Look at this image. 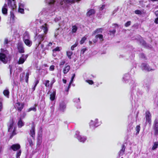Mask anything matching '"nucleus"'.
<instances>
[{
	"instance_id": "nucleus-1",
	"label": "nucleus",
	"mask_w": 158,
	"mask_h": 158,
	"mask_svg": "<svg viewBox=\"0 0 158 158\" xmlns=\"http://www.w3.org/2000/svg\"><path fill=\"white\" fill-rule=\"evenodd\" d=\"M29 36L27 32H25L23 35V41L26 45L30 47L32 45V42L29 39Z\"/></svg>"
},
{
	"instance_id": "nucleus-2",
	"label": "nucleus",
	"mask_w": 158,
	"mask_h": 158,
	"mask_svg": "<svg viewBox=\"0 0 158 158\" xmlns=\"http://www.w3.org/2000/svg\"><path fill=\"white\" fill-rule=\"evenodd\" d=\"M154 135L156 136L158 135V120L156 119L155 120L153 126Z\"/></svg>"
},
{
	"instance_id": "nucleus-3",
	"label": "nucleus",
	"mask_w": 158,
	"mask_h": 158,
	"mask_svg": "<svg viewBox=\"0 0 158 158\" xmlns=\"http://www.w3.org/2000/svg\"><path fill=\"white\" fill-rule=\"evenodd\" d=\"M15 122L13 118H10L9 122L7 123L8 132L11 131L14 126Z\"/></svg>"
},
{
	"instance_id": "nucleus-4",
	"label": "nucleus",
	"mask_w": 158,
	"mask_h": 158,
	"mask_svg": "<svg viewBox=\"0 0 158 158\" xmlns=\"http://www.w3.org/2000/svg\"><path fill=\"white\" fill-rule=\"evenodd\" d=\"M24 106V103L23 102L21 103L19 102H16L15 104V108L19 112H20Z\"/></svg>"
},
{
	"instance_id": "nucleus-5",
	"label": "nucleus",
	"mask_w": 158,
	"mask_h": 158,
	"mask_svg": "<svg viewBox=\"0 0 158 158\" xmlns=\"http://www.w3.org/2000/svg\"><path fill=\"white\" fill-rule=\"evenodd\" d=\"M146 123L148 122L149 124L151 125L152 123L151 115L149 111H147L145 112Z\"/></svg>"
},
{
	"instance_id": "nucleus-6",
	"label": "nucleus",
	"mask_w": 158,
	"mask_h": 158,
	"mask_svg": "<svg viewBox=\"0 0 158 158\" xmlns=\"http://www.w3.org/2000/svg\"><path fill=\"white\" fill-rule=\"evenodd\" d=\"M17 45L19 52L20 53H24L25 52V51L23 44L21 42H19L17 43Z\"/></svg>"
},
{
	"instance_id": "nucleus-7",
	"label": "nucleus",
	"mask_w": 158,
	"mask_h": 158,
	"mask_svg": "<svg viewBox=\"0 0 158 158\" xmlns=\"http://www.w3.org/2000/svg\"><path fill=\"white\" fill-rule=\"evenodd\" d=\"M28 56L27 54L25 55H24V54H22L21 57L19 58L18 62V64H23L28 57Z\"/></svg>"
},
{
	"instance_id": "nucleus-8",
	"label": "nucleus",
	"mask_w": 158,
	"mask_h": 158,
	"mask_svg": "<svg viewBox=\"0 0 158 158\" xmlns=\"http://www.w3.org/2000/svg\"><path fill=\"white\" fill-rule=\"evenodd\" d=\"M141 67L143 69L147 70L148 72L154 70V69L151 68L148 64L144 63L142 64Z\"/></svg>"
},
{
	"instance_id": "nucleus-9",
	"label": "nucleus",
	"mask_w": 158,
	"mask_h": 158,
	"mask_svg": "<svg viewBox=\"0 0 158 158\" xmlns=\"http://www.w3.org/2000/svg\"><path fill=\"white\" fill-rule=\"evenodd\" d=\"M30 134L34 141L35 140V127L34 124H33L31 126V129L30 130Z\"/></svg>"
},
{
	"instance_id": "nucleus-10",
	"label": "nucleus",
	"mask_w": 158,
	"mask_h": 158,
	"mask_svg": "<svg viewBox=\"0 0 158 158\" xmlns=\"http://www.w3.org/2000/svg\"><path fill=\"white\" fill-rule=\"evenodd\" d=\"M0 60L4 64H6L7 63V58L5 54L0 53Z\"/></svg>"
},
{
	"instance_id": "nucleus-11",
	"label": "nucleus",
	"mask_w": 158,
	"mask_h": 158,
	"mask_svg": "<svg viewBox=\"0 0 158 158\" xmlns=\"http://www.w3.org/2000/svg\"><path fill=\"white\" fill-rule=\"evenodd\" d=\"M45 35L44 34L39 35L37 37V40L38 43V46L41 44V42L44 40V39Z\"/></svg>"
},
{
	"instance_id": "nucleus-12",
	"label": "nucleus",
	"mask_w": 158,
	"mask_h": 158,
	"mask_svg": "<svg viewBox=\"0 0 158 158\" xmlns=\"http://www.w3.org/2000/svg\"><path fill=\"white\" fill-rule=\"evenodd\" d=\"M21 146L18 143L13 144L10 147V148L14 151L19 150Z\"/></svg>"
},
{
	"instance_id": "nucleus-13",
	"label": "nucleus",
	"mask_w": 158,
	"mask_h": 158,
	"mask_svg": "<svg viewBox=\"0 0 158 158\" xmlns=\"http://www.w3.org/2000/svg\"><path fill=\"white\" fill-rule=\"evenodd\" d=\"M66 108V105L65 102L62 101L60 103L59 105V110H60L64 111Z\"/></svg>"
},
{
	"instance_id": "nucleus-14",
	"label": "nucleus",
	"mask_w": 158,
	"mask_h": 158,
	"mask_svg": "<svg viewBox=\"0 0 158 158\" xmlns=\"http://www.w3.org/2000/svg\"><path fill=\"white\" fill-rule=\"evenodd\" d=\"M81 0H64V2L66 4L71 5L74 4L76 2H78Z\"/></svg>"
},
{
	"instance_id": "nucleus-15",
	"label": "nucleus",
	"mask_w": 158,
	"mask_h": 158,
	"mask_svg": "<svg viewBox=\"0 0 158 158\" xmlns=\"http://www.w3.org/2000/svg\"><path fill=\"white\" fill-rule=\"evenodd\" d=\"M47 26L48 25L47 23H45L44 25L40 27V28L43 30L45 34H46L48 31V29Z\"/></svg>"
},
{
	"instance_id": "nucleus-16",
	"label": "nucleus",
	"mask_w": 158,
	"mask_h": 158,
	"mask_svg": "<svg viewBox=\"0 0 158 158\" xmlns=\"http://www.w3.org/2000/svg\"><path fill=\"white\" fill-rule=\"evenodd\" d=\"M7 5L5 3L2 8V12L3 14L6 15L7 14Z\"/></svg>"
},
{
	"instance_id": "nucleus-17",
	"label": "nucleus",
	"mask_w": 158,
	"mask_h": 158,
	"mask_svg": "<svg viewBox=\"0 0 158 158\" xmlns=\"http://www.w3.org/2000/svg\"><path fill=\"white\" fill-rule=\"evenodd\" d=\"M103 30V29L102 28H97L93 32L92 35H94L96 34L102 33Z\"/></svg>"
},
{
	"instance_id": "nucleus-18",
	"label": "nucleus",
	"mask_w": 158,
	"mask_h": 158,
	"mask_svg": "<svg viewBox=\"0 0 158 158\" xmlns=\"http://www.w3.org/2000/svg\"><path fill=\"white\" fill-rule=\"evenodd\" d=\"M67 64H66L63 70V72L64 74H67L69 71L70 69V66L69 65H67Z\"/></svg>"
},
{
	"instance_id": "nucleus-19",
	"label": "nucleus",
	"mask_w": 158,
	"mask_h": 158,
	"mask_svg": "<svg viewBox=\"0 0 158 158\" xmlns=\"http://www.w3.org/2000/svg\"><path fill=\"white\" fill-rule=\"evenodd\" d=\"M17 125L19 128H21L24 125V123L22 120L21 118H19L17 123Z\"/></svg>"
},
{
	"instance_id": "nucleus-20",
	"label": "nucleus",
	"mask_w": 158,
	"mask_h": 158,
	"mask_svg": "<svg viewBox=\"0 0 158 158\" xmlns=\"http://www.w3.org/2000/svg\"><path fill=\"white\" fill-rule=\"evenodd\" d=\"M56 95V90H55L50 95V99L52 101H54L55 99Z\"/></svg>"
},
{
	"instance_id": "nucleus-21",
	"label": "nucleus",
	"mask_w": 158,
	"mask_h": 158,
	"mask_svg": "<svg viewBox=\"0 0 158 158\" xmlns=\"http://www.w3.org/2000/svg\"><path fill=\"white\" fill-rule=\"evenodd\" d=\"M95 13V11L94 9H91L87 12L86 15L88 16H90L91 15L94 14Z\"/></svg>"
},
{
	"instance_id": "nucleus-22",
	"label": "nucleus",
	"mask_w": 158,
	"mask_h": 158,
	"mask_svg": "<svg viewBox=\"0 0 158 158\" xmlns=\"http://www.w3.org/2000/svg\"><path fill=\"white\" fill-rule=\"evenodd\" d=\"M125 147L124 144H123L122 146V148L121 150L119 152V156H122L125 151Z\"/></svg>"
},
{
	"instance_id": "nucleus-23",
	"label": "nucleus",
	"mask_w": 158,
	"mask_h": 158,
	"mask_svg": "<svg viewBox=\"0 0 158 158\" xmlns=\"http://www.w3.org/2000/svg\"><path fill=\"white\" fill-rule=\"evenodd\" d=\"M77 139L81 142H84L86 139V138L84 137H82L81 135L77 136Z\"/></svg>"
},
{
	"instance_id": "nucleus-24",
	"label": "nucleus",
	"mask_w": 158,
	"mask_h": 158,
	"mask_svg": "<svg viewBox=\"0 0 158 158\" xmlns=\"http://www.w3.org/2000/svg\"><path fill=\"white\" fill-rule=\"evenodd\" d=\"M95 37L96 39L98 38L101 42L104 40L103 35L102 34H98L95 36Z\"/></svg>"
},
{
	"instance_id": "nucleus-25",
	"label": "nucleus",
	"mask_w": 158,
	"mask_h": 158,
	"mask_svg": "<svg viewBox=\"0 0 158 158\" xmlns=\"http://www.w3.org/2000/svg\"><path fill=\"white\" fill-rule=\"evenodd\" d=\"M42 136H39L37 138V144L40 145L42 143Z\"/></svg>"
},
{
	"instance_id": "nucleus-26",
	"label": "nucleus",
	"mask_w": 158,
	"mask_h": 158,
	"mask_svg": "<svg viewBox=\"0 0 158 158\" xmlns=\"http://www.w3.org/2000/svg\"><path fill=\"white\" fill-rule=\"evenodd\" d=\"M28 141L29 142V146L32 147L34 144V141H33L31 138L28 139Z\"/></svg>"
},
{
	"instance_id": "nucleus-27",
	"label": "nucleus",
	"mask_w": 158,
	"mask_h": 158,
	"mask_svg": "<svg viewBox=\"0 0 158 158\" xmlns=\"http://www.w3.org/2000/svg\"><path fill=\"white\" fill-rule=\"evenodd\" d=\"M10 94L8 89L4 90L3 91V94L6 96L8 97Z\"/></svg>"
},
{
	"instance_id": "nucleus-28",
	"label": "nucleus",
	"mask_w": 158,
	"mask_h": 158,
	"mask_svg": "<svg viewBox=\"0 0 158 158\" xmlns=\"http://www.w3.org/2000/svg\"><path fill=\"white\" fill-rule=\"evenodd\" d=\"M73 52L70 51H67L66 52V55L69 59H71V56L73 54Z\"/></svg>"
},
{
	"instance_id": "nucleus-29",
	"label": "nucleus",
	"mask_w": 158,
	"mask_h": 158,
	"mask_svg": "<svg viewBox=\"0 0 158 158\" xmlns=\"http://www.w3.org/2000/svg\"><path fill=\"white\" fill-rule=\"evenodd\" d=\"M72 32L73 33H76L77 30V27L76 25H74V26H72Z\"/></svg>"
},
{
	"instance_id": "nucleus-30",
	"label": "nucleus",
	"mask_w": 158,
	"mask_h": 158,
	"mask_svg": "<svg viewBox=\"0 0 158 158\" xmlns=\"http://www.w3.org/2000/svg\"><path fill=\"white\" fill-rule=\"evenodd\" d=\"M158 146V142H156L154 143V145L152 147V150H154L157 148Z\"/></svg>"
},
{
	"instance_id": "nucleus-31",
	"label": "nucleus",
	"mask_w": 158,
	"mask_h": 158,
	"mask_svg": "<svg viewBox=\"0 0 158 158\" xmlns=\"http://www.w3.org/2000/svg\"><path fill=\"white\" fill-rule=\"evenodd\" d=\"M35 107H31V108H29L28 110V112H29L31 111V110H32L34 112H35L36 110V104H35Z\"/></svg>"
},
{
	"instance_id": "nucleus-32",
	"label": "nucleus",
	"mask_w": 158,
	"mask_h": 158,
	"mask_svg": "<svg viewBox=\"0 0 158 158\" xmlns=\"http://www.w3.org/2000/svg\"><path fill=\"white\" fill-rule=\"evenodd\" d=\"M15 128L13 129L11 134L10 137V139H11L12 138L13 136L16 134V133L15 132Z\"/></svg>"
},
{
	"instance_id": "nucleus-33",
	"label": "nucleus",
	"mask_w": 158,
	"mask_h": 158,
	"mask_svg": "<svg viewBox=\"0 0 158 158\" xmlns=\"http://www.w3.org/2000/svg\"><path fill=\"white\" fill-rule=\"evenodd\" d=\"M21 152H22L20 150H19V151L17 152L16 155V158H20L19 157L21 156Z\"/></svg>"
},
{
	"instance_id": "nucleus-34",
	"label": "nucleus",
	"mask_w": 158,
	"mask_h": 158,
	"mask_svg": "<svg viewBox=\"0 0 158 158\" xmlns=\"http://www.w3.org/2000/svg\"><path fill=\"white\" fill-rule=\"evenodd\" d=\"M140 127L139 125H138L136 126V134H138L140 131Z\"/></svg>"
},
{
	"instance_id": "nucleus-35",
	"label": "nucleus",
	"mask_w": 158,
	"mask_h": 158,
	"mask_svg": "<svg viewBox=\"0 0 158 158\" xmlns=\"http://www.w3.org/2000/svg\"><path fill=\"white\" fill-rule=\"evenodd\" d=\"M29 73H27L26 75L25 78H26V82L28 84V79L29 78Z\"/></svg>"
},
{
	"instance_id": "nucleus-36",
	"label": "nucleus",
	"mask_w": 158,
	"mask_h": 158,
	"mask_svg": "<svg viewBox=\"0 0 158 158\" xmlns=\"http://www.w3.org/2000/svg\"><path fill=\"white\" fill-rule=\"evenodd\" d=\"M86 38L84 36L81 39L80 41V43L81 44H83L85 42V41L86 40Z\"/></svg>"
},
{
	"instance_id": "nucleus-37",
	"label": "nucleus",
	"mask_w": 158,
	"mask_h": 158,
	"mask_svg": "<svg viewBox=\"0 0 158 158\" xmlns=\"http://www.w3.org/2000/svg\"><path fill=\"white\" fill-rule=\"evenodd\" d=\"M78 44V42H76L75 44H74L71 47V50L73 51L74 50V48L76 47L77 46Z\"/></svg>"
},
{
	"instance_id": "nucleus-38",
	"label": "nucleus",
	"mask_w": 158,
	"mask_h": 158,
	"mask_svg": "<svg viewBox=\"0 0 158 158\" xmlns=\"http://www.w3.org/2000/svg\"><path fill=\"white\" fill-rule=\"evenodd\" d=\"M18 11L19 12H20L21 14H24V9L23 8H22L20 7H19L18 9Z\"/></svg>"
},
{
	"instance_id": "nucleus-39",
	"label": "nucleus",
	"mask_w": 158,
	"mask_h": 158,
	"mask_svg": "<svg viewBox=\"0 0 158 158\" xmlns=\"http://www.w3.org/2000/svg\"><path fill=\"white\" fill-rule=\"evenodd\" d=\"M10 18L13 21L15 20V16L14 13L12 12H10Z\"/></svg>"
},
{
	"instance_id": "nucleus-40",
	"label": "nucleus",
	"mask_w": 158,
	"mask_h": 158,
	"mask_svg": "<svg viewBox=\"0 0 158 158\" xmlns=\"http://www.w3.org/2000/svg\"><path fill=\"white\" fill-rule=\"evenodd\" d=\"M131 23V21H128L125 24V26L126 27H128L130 26Z\"/></svg>"
},
{
	"instance_id": "nucleus-41",
	"label": "nucleus",
	"mask_w": 158,
	"mask_h": 158,
	"mask_svg": "<svg viewBox=\"0 0 158 158\" xmlns=\"http://www.w3.org/2000/svg\"><path fill=\"white\" fill-rule=\"evenodd\" d=\"M49 81L46 80L44 83L46 87H48L49 86Z\"/></svg>"
},
{
	"instance_id": "nucleus-42",
	"label": "nucleus",
	"mask_w": 158,
	"mask_h": 158,
	"mask_svg": "<svg viewBox=\"0 0 158 158\" xmlns=\"http://www.w3.org/2000/svg\"><path fill=\"white\" fill-rule=\"evenodd\" d=\"M86 81L90 85H93L94 83V81L92 80H86Z\"/></svg>"
},
{
	"instance_id": "nucleus-43",
	"label": "nucleus",
	"mask_w": 158,
	"mask_h": 158,
	"mask_svg": "<svg viewBox=\"0 0 158 158\" xmlns=\"http://www.w3.org/2000/svg\"><path fill=\"white\" fill-rule=\"evenodd\" d=\"M75 74H73V76L71 78L70 81L69 82V83H70V84H72V82L73 81V79L75 77Z\"/></svg>"
},
{
	"instance_id": "nucleus-44",
	"label": "nucleus",
	"mask_w": 158,
	"mask_h": 158,
	"mask_svg": "<svg viewBox=\"0 0 158 158\" xmlns=\"http://www.w3.org/2000/svg\"><path fill=\"white\" fill-rule=\"evenodd\" d=\"M7 4L8 6L12 7V1L11 0H7Z\"/></svg>"
},
{
	"instance_id": "nucleus-45",
	"label": "nucleus",
	"mask_w": 158,
	"mask_h": 158,
	"mask_svg": "<svg viewBox=\"0 0 158 158\" xmlns=\"http://www.w3.org/2000/svg\"><path fill=\"white\" fill-rule=\"evenodd\" d=\"M135 14L137 15H141L142 14L141 11L139 10H136L135 11Z\"/></svg>"
},
{
	"instance_id": "nucleus-46",
	"label": "nucleus",
	"mask_w": 158,
	"mask_h": 158,
	"mask_svg": "<svg viewBox=\"0 0 158 158\" xmlns=\"http://www.w3.org/2000/svg\"><path fill=\"white\" fill-rule=\"evenodd\" d=\"M65 63V61L64 60H61L60 63L59 65L60 66L63 65Z\"/></svg>"
},
{
	"instance_id": "nucleus-47",
	"label": "nucleus",
	"mask_w": 158,
	"mask_h": 158,
	"mask_svg": "<svg viewBox=\"0 0 158 158\" xmlns=\"http://www.w3.org/2000/svg\"><path fill=\"white\" fill-rule=\"evenodd\" d=\"M25 74V73H23V75H21V74H20V81L21 82H22L23 81V74Z\"/></svg>"
},
{
	"instance_id": "nucleus-48",
	"label": "nucleus",
	"mask_w": 158,
	"mask_h": 158,
	"mask_svg": "<svg viewBox=\"0 0 158 158\" xmlns=\"http://www.w3.org/2000/svg\"><path fill=\"white\" fill-rule=\"evenodd\" d=\"M146 86L147 88V90L148 92L150 89V85L149 84H146Z\"/></svg>"
},
{
	"instance_id": "nucleus-49",
	"label": "nucleus",
	"mask_w": 158,
	"mask_h": 158,
	"mask_svg": "<svg viewBox=\"0 0 158 158\" xmlns=\"http://www.w3.org/2000/svg\"><path fill=\"white\" fill-rule=\"evenodd\" d=\"M60 51V48L58 47H56V48L53 50V51Z\"/></svg>"
},
{
	"instance_id": "nucleus-50",
	"label": "nucleus",
	"mask_w": 158,
	"mask_h": 158,
	"mask_svg": "<svg viewBox=\"0 0 158 158\" xmlns=\"http://www.w3.org/2000/svg\"><path fill=\"white\" fill-rule=\"evenodd\" d=\"M55 0H50V2H48L49 5L53 4L55 2Z\"/></svg>"
},
{
	"instance_id": "nucleus-51",
	"label": "nucleus",
	"mask_w": 158,
	"mask_h": 158,
	"mask_svg": "<svg viewBox=\"0 0 158 158\" xmlns=\"http://www.w3.org/2000/svg\"><path fill=\"white\" fill-rule=\"evenodd\" d=\"M109 32L110 33V34H112L114 35L116 32V30L115 29H114L112 31H110Z\"/></svg>"
},
{
	"instance_id": "nucleus-52",
	"label": "nucleus",
	"mask_w": 158,
	"mask_h": 158,
	"mask_svg": "<svg viewBox=\"0 0 158 158\" xmlns=\"http://www.w3.org/2000/svg\"><path fill=\"white\" fill-rule=\"evenodd\" d=\"M55 81H56V80H55V79L54 78H53L51 82V86H52V85H53V84L54 83H55Z\"/></svg>"
},
{
	"instance_id": "nucleus-53",
	"label": "nucleus",
	"mask_w": 158,
	"mask_h": 158,
	"mask_svg": "<svg viewBox=\"0 0 158 158\" xmlns=\"http://www.w3.org/2000/svg\"><path fill=\"white\" fill-rule=\"evenodd\" d=\"M2 103L1 102H0V112L2 111Z\"/></svg>"
},
{
	"instance_id": "nucleus-54",
	"label": "nucleus",
	"mask_w": 158,
	"mask_h": 158,
	"mask_svg": "<svg viewBox=\"0 0 158 158\" xmlns=\"http://www.w3.org/2000/svg\"><path fill=\"white\" fill-rule=\"evenodd\" d=\"M86 50V48H83L81 49V53L83 54Z\"/></svg>"
},
{
	"instance_id": "nucleus-55",
	"label": "nucleus",
	"mask_w": 158,
	"mask_h": 158,
	"mask_svg": "<svg viewBox=\"0 0 158 158\" xmlns=\"http://www.w3.org/2000/svg\"><path fill=\"white\" fill-rule=\"evenodd\" d=\"M105 5H102V6H101L100 8V10H103L104 8H105Z\"/></svg>"
},
{
	"instance_id": "nucleus-56",
	"label": "nucleus",
	"mask_w": 158,
	"mask_h": 158,
	"mask_svg": "<svg viewBox=\"0 0 158 158\" xmlns=\"http://www.w3.org/2000/svg\"><path fill=\"white\" fill-rule=\"evenodd\" d=\"M4 43V44H7L8 43V39H5Z\"/></svg>"
},
{
	"instance_id": "nucleus-57",
	"label": "nucleus",
	"mask_w": 158,
	"mask_h": 158,
	"mask_svg": "<svg viewBox=\"0 0 158 158\" xmlns=\"http://www.w3.org/2000/svg\"><path fill=\"white\" fill-rule=\"evenodd\" d=\"M22 115L21 116V117L22 118H24L25 117V116L26 115V113L25 112H23L22 114Z\"/></svg>"
},
{
	"instance_id": "nucleus-58",
	"label": "nucleus",
	"mask_w": 158,
	"mask_h": 158,
	"mask_svg": "<svg viewBox=\"0 0 158 158\" xmlns=\"http://www.w3.org/2000/svg\"><path fill=\"white\" fill-rule=\"evenodd\" d=\"M154 22L156 24H158V17L155 19Z\"/></svg>"
},
{
	"instance_id": "nucleus-59",
	"label": "nucleus",
	"mask_w": 158,
	"mask_h": 158,
	"mask_svg": "<svg viewBox=\"0 0 158 158\" xmlns=\"http://www.w3.org/2000/svg\"><path fill=\"white\" fill-rule=\"evenodd\" d=\"M140 55H141V56L142 57L144 58H146V57L145 56V55L144 54H143V53H142Z\"/></svg>"
},
{
	"instance_id": "nucleus-60",
	"label": "nucleus",
	"mask_w": 158,
	"mask_h": 158,
	"mask_svg": "<svg viewBox=\"0 0 158 158\" xmlns=\"http://www.w3.org/2000/svg\"><path fill=\"white\" fill-rule=\"evenodd\" d=\"M98 41V40H97V39H95L93 40V42L94 43H96Z\"/></svg>"
},
{
	"instance_id": "nucleus-61",
	"label": "nucleus",
	"mask_w": 158,
	"mask_h": 158,
	"mask_svg": "<svg viewBox=\"0 0 158 158\" xmlns=\"http://www.w3.org/2000/svg\"><path fill=\"white\" fill-rule=\"evenodd\" d=\"M50 69H51L52 70H54V65H52L50 66Z\"/></svg>"
},
{
	"instance_id": "nucleus-62",
	"label": "nucleus",
	"mask_w": 158,
	"mask_h": 158,
	"mask_svg": "<svg viewBox=\"0 0 158 158\" xmlns=\"http://www.w3.org/2000/svg\"><path fill=\"white\" fill-rule=\"evenodd\" d=\"M62 81L64 84H66V83L67 81L66 79H62Z\"/></svg>"
},
{
	"instance_id": "nucleus-63",
	"label": "nucleus",
	"mask_w": 158,
	"mask_h": 158,
	"mask_svg": "<svg viewBox=\"0 0 158 158\" xmlns=\"http://www.w3.org/2000/svg\"><path fill=\"white\" fill-rule=\"evenodd\" d=\"M155 14L156 16L158 17V10L156 11L155 12Z\"/></svg>"
},
{
	"instance_id": "nucleus-64",
	"label": "nucleus",
	"mask_w": 158,
	"mask_h": 158,
	"mask_svg": "<svg viewBox=\"0 0 158 158\" xmlns=\"http://www.w3.org/2000/svg\"><path fill=\"white\" fill-rule=\"evenodd\" d=\"M52 45V43L51 42H49L48 45V46H51Z\"/></svg>"
}]
</instances>
